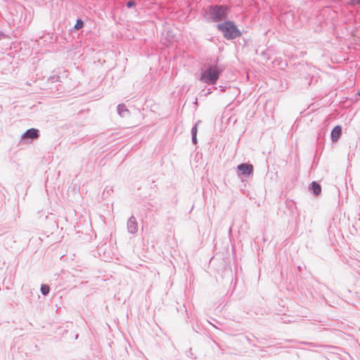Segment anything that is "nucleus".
Listing matches in <instances>:
<instances>
[{"label": "nucleus", "mask_w": 360, "mask_h": 360, "mask_svg": "<svg viewBox=\"0 0 360 360\" xmlns=\"http://www.w3.org/2000/svg\"><path fill=\"white\" fill-rule=\"evenodd\" d=\"M41 292L43 295H46L49 294V291H50V288L48 285H46V284H43L41 285Z\"/></svg>", "instance_id": "obj_10"}, {"label": "nucleus", "mask_w": 360, "mask_h": 360, "mask_svg": "<svg viewBox=\"0 0 360 360\" xmlns=\"http://www.w3.org/2000/svg\"><path fill=\"white\" fill-rule=\"evenodd\" d=\"M84 26V22L81 19H77L74 28L77 30L81 29Z\"/></svg>", "instance_id": "obj_11"}, {"label": "nucleus", "mask_w": 360, "mask_h": 360, "mask_svg": "<svg viewBox=\"0 0 360 360\" xmlns=\"http://www.w3.org/2000/svg\"><path fill=\"white\" fill-rule=\"evenodd\" d=\"M229 11L226 5H211L205 10L203 18L208 22H218L228 18Z\"/></svg>", "instance_id": "obj_1"}, {"label": "nucleus", "mask_w": 360, "mask_h": 360, "mask_svg": "<svg viewBox=\"0 0 360 360\" xmlns=\"http://www.w3.org/2000/svg\"><path fill=\"white\" fill-rule=\"evenodd\" d=\"M39 136V131L38 129L34 128H31L27 129L25 132H24L22 136V140H34L37 139Z\"/></svg>", "instance_id": "obj_4"}, {"label": "nucleus", "mask_w": 360, "mask_h": 360, "mask_svg": "<svg viewBox=\"0 0 360 360\" xmlns=\"http://www.w3.org/2000/svg\"><path fill=\"white\" fill-rule=\"evenodd\" d=\"M237 169L242 175L250 176L253 173V166L251 164L241 163L238 165Z\"/></svg>", "instance_id": "obj_5"}, {"label": "nucleus", "mask_w": 360, "mask_h": 360, "mask_svg": "<svg viewBox=\"0 0 360 360\" xmlns=\"http://www.w3.org/2000/svg\"><path fill=\"white\" fill-rule=\"evenodd\" d=\"M212 93V91L211 89H204L201 91V94L203 96H207Z\"/></svg>", "instance_id": "obj_12"}, {"label": "nucleus", "mask_w": 360, "mask_h": 360, "mask_svg": "<svg viewBox=\"0 0 360 360\" xmlns=\"http://www.w3.org/2000/svg\"><path fill=\"white\" fill-rule=\"evenodd\" d=\"M219 89L222 92H224L226 91V86H224L220 85V86H219Z\"/></svg>", "instance_id": "obj_17"}, {"label": "nucleus", "mask_w": 360, "mask_h": 360, "mask_svg": "<svg viewBox=\"0 0 360 360\" xmlns=\"http://www.w3.org/2000/svg\"><path fill=\"white\" fill-rule=\"evenodd\" d=\"M351 3L354 5H360V0H351Z\"/></svg>", "instance_id": "obj_16"}, {"label": "nucleus", "mask_w": 360, "mask_h": 360, "mask_svg": "<svg viewBox=\"0 0 360 360\" xmlns=\"http://www.w3.org/2000/svg\"><path fill=\"white\" fill-rule=\"evenodd\" d=\"M200 122V121L196 123L191 129V134L192 136L193 135H197V132H198V124Z\"/></svg>", "instance_id": "obj_13"}, {"label": "nucleus", "mask_w": 360, "mask_h": 360, "mask_svg": "<svg viewBox=\"0 0 360 360\" xmlns=\"http://www.w3.org/2000/svg\"><path fill=\"white\" fill-rule=\"evenodd\" d=\"M117 110L118 114L122 117H126L129 115V110L127 109L126 106L124 104H119L117 107Z\"/></svg>", "instance_id": "obj_8"}, {"label": "nucleus", "mask_w": 360, "mask_h": 360, "mask_svg": "<svg viewBox=\"0 0 360 360\" xmlns=\"http://www.w3.org/2000/svg\"><path fill=\"white\" fill-rule=\"evenodd\" d=\"M342 135V127L335 126L331 131L330 139L333 142H337Z\"/></svg>", "instance_id": "obj_7"}, {"label": "nucleus", "mask_w": 360, "mask_h": 360, "mask_svg": "<svg viewBox=\"0 0 360 360\" xmlns=\"http://www.w3.org/2000/svg\"><path fill=\"white\" fill-rule=\"evenodd\" d=\"M217 29L223 33L224 37L228 40L236 39L242 35L241 32L231 20L218 24Z\"/></svg>", "instance_id": "obj_3"}, {"label": "nucleus", "mask_w": 360, "mask_h": 360, "mask_svg": "<svg viewBox=\"0 0 360 360\" xmlns=\"http://www.w3.org/2000/svg\"><path fill=\"white\" fill-rule=\"evenodd\" d=\"M309 189L316 196L319 195L321 193V186L316 181L311 182L309 186Z\"/></svg>", "instance_id": "obj_9"}, {"label": "nucleus", "mask_w": 360, "mask_h": 360, "mask_svg": "<svg viewBox=\"0 0 360 360\" xmlns=\"http://www.w3.org/2000/svg\"><path fill=\"white\" fill-rule=\"evenodd\" d=\"M127 231L131 234L138 231V224L134 216H131L127 221Z\"/></svg>", "instance_id": "obj_6"}, {"label": "nucleus", "mask_w": 360, "mask_h": 360, "mask_svg": "<svg viewBox=\"0 0 360 360\" xmlns=\"http://www.w3.org/2000/svg\"><path fill=\"white\" fill-rule=\"evenodd\" d=\"M358 94L360 95V89H359V91Z\"/></svg>", "instance_id": "obj_19"}, {"label": "nucleus", "mask_w": 360, "mask_h": 360, "mask_svg": "<svg viewBox=\"0 0 360 360\" xmlns=\"http://www.w3.org/2000/svg\"><path fill=\"white\" fill-rule=\"evenodd\" d=\"M126 5H127V7L128 8H131V7L134 6L136 5V3H135V1H133V0H130V1H127V4H126Z\"/></svg>", "instance_id": "obj_14"}, {"label": "nucleus", "mask_w": 360, "mask_h": 360, "mask_svg": "<svg viewBox=\"0 0 360 360\" xmlns=\"http://www.w3.org/2000/svg\"><path fill=\"white\" fill-rule=\"evenodd\" d=\"M192 143L193 144H197V143H198L197 135L192 136Z\"/></svg>", "instance_id": "obj_15"}, {"label": "nucleus", "mask_w": 360, "mask_h": 360, "mask_svg": "<svg viewBox=\"0 0 360 360\" xmlns=\"http://www.w3.org/2000/svg\"><path fill=\"white\" fill-rule=\"evenodd\" d=\"M221 72L217 65H209L205 70L201 71L199 80L208 85H214L219 79Z\"/></svg>", "instance_id": "obj_2"}, {"label": "nucleus", "mask_w": 360, "mask_h": 360, "mask_svg": "<svg viewBox=\"0 0 360 360\" xmlns=\"http://www.w3.org/2000/svg\"><path fill=\"white\" fill-rule=\"evenodd\" d=\"M307 345H314V343H312V342H309V343H307Z\"/></svg>", "instance_id": "obj_18"}]
</instances>
